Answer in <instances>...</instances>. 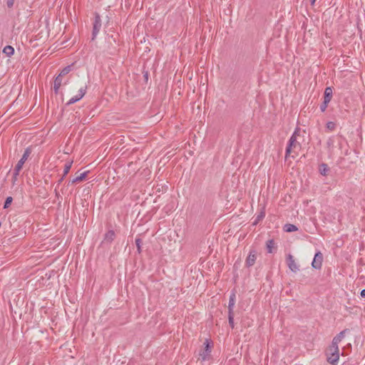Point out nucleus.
Returning <instances> with one entry per match:
<instances>
[{
  "label": "nucleus",
  "mask_w": 365,
  "mask_h": 365,
  "mask_svg": "<svg viewBox=\"0 0 365 365\" xmlns=\"http://www.w3.org/2000/svg\"><path fill=\"white\" fill-rule=\"evenodd\" d=\"M327 361L331 365H337L339 359V346L330 345L325 353Z\"/></svg>",
  "instance_id": "1"
},
{
  "label": "nucleus",
  "mask_w": 365,
  "mask_h": 365,
  "mask_svg": "<svg viewBox=\"0 0 365 365\" xmlns=\"http://www.w3.org/2000/svg\"><path fill=\"white\" fill-rule=\"evenodd\" d=\"M297 132L298 130H296L289 140V143L286 148V158L291 153L293 149L300 147L299 143L297 141Z\"/></svg>",
  "instance_id": "2"
},
{
  "label": "nucleus",
  "mask_w": 365,
  "mask_h": 365,
  "mask_svg": "<svg viewBox=\"0 0 365 365\" xmlns=\"http://www.w3.org/2000/svg\"><path fill=\"white\" fill-rule=\"evenodd\" d=\"M31 154V149L29 148H26L21 157V158L19 160L17 164L15 166L14 168V175H18L19 173V171L21 170L24 164L28 159L29 155Z\"/></svg>",
  "instance_id": "3"
},
{
  "label": "nucleus",
  "mask_w": 365,
  "mask_h": 365,
  "mask_svg": "<svg viewBox=\"0 0 365 365\" xmlns=\"http://www.w3.org/2000/svg\"><path fill=\"white\" fill-rule=\"evenodd\" d=\"M205 348L200 352L199 359L201 361H207L210 359L211 346L208 340H206L204 343Z\"/></svg>",
  "instance_id": "4"
},
{
  "label": "nucleus",
  "mask_w": 365,
  "mask_h": 365,
  "mask_svg": "<svg viewBox=\"0 0 365 365\" xmlns=\"http://www.w3.org/2000/svg\"><path fill=\"white\" fill-rule=\"evenodd\" d=\"M286 262L289 269L293 272H297L299 270V264L295 262L294 256L289 254L287 256Z\"/></svg>",
  "instance_id": "5"
},
{
  "label": "nucleus",
  "mask_w": 365,
  "mask_h": 365,
  "mask_svg": "<svg viewBox=\"0 0 365 365\" xmlns=\"http://www.w3.org/2000/svg\"><path fill=\"white\" fill-rule=\"evenodd\" d=\"M323 262V255L320 251H318L313 259L312 266L316 269H320L322 268Z\"/></svg>",
  "instance_id": "6"
},
{
  "label": "nucleus",
  "mask_w": 365,
  "mask_h": 365,
  "mask_svg": "<svg viewBox=\"0 0 365 365\" xmlns=\"http://www.w3.org/2000/svg\"><path fill=\"white\" fill-rule=\"evenodd\" d=\"M86 86H83L79 88L78 93L76 96L72 97L66 103V105H71L76 102L80 101L86 93Z\"/></svg>",
  "instance_id": "7"
},
{
  "label": "nucleus",
  "mask_w": 365,
  "mask_h": 365,
  "mask_svg": "<svg viewBox=\"0 0 365 365\" xmlns=\"http://www.w3.org/2000/svg\"><path fill=\"white\" fill-rule=\"evenodd\" d=\"M101 27V16L99 14H96L95 16V20H94V23H93V32H92V36H93L92 38L93 39H94L96 38V36L100 31Z\"/></svg>",
  "instance_id": "8"
},
{
  "label": "nucleus",
  "mask_w": 365,
  "mask_h": 365,
  "mask_svg": "<svg viewBox=\"0 0 365 365\" xmlns=\"http://www.w3.org/2000/svg\"><path fill=\"white\" fill-rule=\"evenodd\" d=\"M257 259V252L255 250H251L249 253V255L247 256L246 259V265L247 267H251L254 265Z\"/></svg>",
  "instance_id": "9"
},
{
  "label": "nucleus",
  "mask_w": 365,
  "mask_h": 365,
  "mask_svg": "<svg viewBox=\"0 0 365 365\" xmlns=\"http://www.w3.org/2000/svg\"><path fill=\"white\" fill-rule=\"evenodd\" d=\"M68 83V81L63 83V77H61L60 76H58L55 80L53 83V90L56 94L58 93V90L62 84H66Z\"/></svg>",
  "instance_id": "10"
},
{
  "label": "nucleus",
  "mask_w": 365,
  "mask_h": 365,
  "mask_svg": "<svg viewBox=\"0 0 365 365\" xmlns=\"http://www.w3.org/2000/svg\"><path fill=\"white\" fill-rule=\"evenodd\" d=\"M344 333H345V331H341V332H339L336 336H335L333 339H332V341H331V345H333V346H339L338 344L341 342V341L344 339Z\"/></svg>",
  "instance_id": "11"
},
{
  "label": "nucleus",
  "mask_w": 365,
  "mask_h": 365,
  "mask_svg": "<svg viewBox=\"0 0 365 365\" xmlns=\"http://www.w3.org/2000/svg\"><path fill=\"white\" fill-rule=\"evenodd\" d=\"M333 91L331 87H327L324 90V101L326 102H330L332 98Z\"/></svg>",
  "instance_id": "12"
},
{
  "label": "nucleus",
  "mask_w": 365,
  "mask_h": 365,
  "mask_svg": "<svg viewBox=\"0 0 365 365\" xmlns=\"http://www.w3.org/2000/svg\"><path fill=\"white\" fill-rule=\"evenodd\" d=\"M87 174H88V172H84V173H81L78 175H76L73 179H72L71 180H70L68 182V184L69 183L74 184V183H77V182H79L83 180L86 178Z\"/></svg>",
  "instance_id": "13"
},
{
  "label": "nucleus",
  "mask_w": 365,
  "mask_h": 365,
  "mask_svg": "<svg viewBox=\"0 0 365 365\" xmlns=\"http://www.w3.org/2000/svg\"><path fill=\"white\" fill-rule=\"evenodd\" d=\"M235 304V294L232 293L230 299H229V304H228V312H233V308Z\"/></svg>",
  "instance_id": "14"
},
{
  "label": "nucleus",
  "mask_w": 365,
  "mask_h": 365,
  "mask_svg": "<svg viewBox=\"0 0 365 365\" xmlns=\"http://www.w3.org/2000/svg\"><path fill=\"white\" fill-rule=\"evenodd\" d=\"M115 232L113 230H109L105 235L104 240L108 242H111L115 238Z\"/></svg>",
  "instance_id": "15"
},
{
  "label": "nucleus",
  "mask_w": 365,
  "mask_h": 365,
  "mask_svg": "<svg viewBox=\"0 0 365 365\" xmlns=\"http://www.w3.org/2000/svg\"><path fill=\"white\" fill-rule=\"evenodd\" d=\"M329 168L328 165L325 163H322L319 165V173L321 175L326 176L327 175V172L329 171Z\"/></svg>",
  "instance_id": "16"
},
{
  "label": "nucleus",
  "mask_w": 365,
  "mask_h": 365,
  "mask_svg": "<svg viewBox=\"0 0 365 365\" xmlns=\"http://www.w3.org/2000/svg\"><path fill=\"white\" fill-rule=\"evenodd\" d=\"M297 230H298V228L297 227V226H295L294 225H292V224H286L284 226V230L287 232H294V231H297Z\"/></svg>",
  "instance_id": "17"
},
{
  "label": "nucleus",
  "mask_w": 365,
  "mask_h": 365,
  "mask_svg": "<svg viewBox=\"0 0 365 365\" xmlns=\"http://www.w3.org/2000/svg\"><path fill=\"white\" fill-rule=\"evenodd\" d=\"M3 52L7 56H11L14 53V48L11 46H6L4 48Z\"/></svg>",
  "instance_id": "18"
},
{
  "label": "nucleus",
  "mask_w": 365,
  "mask_h": 365,
  "mask_svg": "<svg viewBox=\"0 0 365 365\" xmlns=\"http://www.w3.org/2000/svg\"><path fill=\"white\" fill-rule=\"evenodd\" d=\"M72 161H68L64 165L63 168V176H66L70 171L72 166Z\"/></svg>",
  "instance_id": "19"
},
{
  "label": "nucleus",
  "mask_w": 365,
  "mask_h": 365,
  "mask_svg": "<svg viewBox=\"0 0 365 365\" xmlns=\"http://www.w3.org/2000/svg\"><path fill=\"white\" fill-rule=\"evenodd\" d=\"M274 245V242L273 240H269L267 242L266 247H267V250L268 253H272V250H273Z\"/></svg>",
  "instance_id": "20"
},
{
  "label": "nucleus",
  "mask_w": 365,
  "mask_h": 365,
  "mask_svg": "<svg viewBox=\"0 0 365 365\" xmlns=\"http://www.w3.org/2000/svg\"><path fill=\"white\" fill-rule=\"evenodd\" d=\"M228 322L229 324L231 327L232 329L235 327V323H234V313L231 312H228Z\"/></svg>",
  "instance_id": "21"
},
{
  "label": "nucleus",
  "mask_w": 365,
  "mask_h": 365,
  "mask_svg": "<svg viewBox=\"0 0 365 365\" xmlns=\"http://www.w3.org/2000/svg\"><path fill=\"white\" fill-rule=\"evenodd\" d=\"M71 66H68L65 67L63 69H62L58 76L63 77L64 76L67 75L71 71Z\"/></svg>",
  "instance_id": "22"
},
{
  "label": "nucleus",
  "mask_w": 365,
  "mask_h": 365,
  "mask_svg": "<svg viewBox=\"0 0 365 365\" xmlns=\"http://www.w3.org/2000/svg\"><path fill=\"white\" fill-rule=\"evenodd\" d=\"M12 201H13V198L11 197H7L5 200L4 205V209L8 208L10 206V205L11 204Z\"/></svg>",
  "instance_id": "23"
},
{
  "label": "nucleus",
  "mask_w": 365,
  "mask_h": 365,
  "mask_svg": "<svg viewBox=\"0 0 365 365\" xmlns=\"http://www.w3.org/2000/svg\"><path fill=\"white\" fill-rule=\"evenodd\" d=\"M141 244H142L141 239L140 238H136L135 239V245H136L138 253L141 252Z\"/></svg>",
  "instance_id": "24"
},
{
  "label": "nucleus",
  "mask_w": 365,
  "mask_h": 365,
  "mask_svg": "<svg viewBox=\"0 0 365 365\" xmlns=\"http://www.w3.org/2000/svg\"><path fill=\"white\" fill-rule=\"evenodd\" d=\"M336 125L334 123L329 121L327 123V128L329 130H333L335 129Z\"/></svg>",
  "instance_id": "25"
},
{
  "label": "nucleus",
  "mask_w": 365,
  "mask_h": 365,
  "mask_svg": "<svg viewBox=\"0 0 365 365\" xmlns=\"http://www.w3.org/2000/svg\"><path fill=\"white\" fill-rule=\"evenodd\" d=\"M329 102H326V101H324L323 103L320 106V110L322 112H324L328 106Z\"/></svg>",
  "instance_id": "26"
},
{
  "label": "nucleus",
  "mask_w": 365,
  "mask_h": 365,
  "mask_svg": "<svg viewBox=\"0 0 365 365\" xmlns=\"http://www.w3.org/2000/svg\"><path fill=\"white\" fill-rule=\"evenodd\" d=\"M14 4V0H7L6 5L9 8H11Z\"/></svg>",
  "instance_id": "27"
},
{
  "label": "nucleus",
  "mask_w": 365,
  "mask_h": 365,
  "mask_svg": "<svg viewBox=\"0 0 365 365\" xmlns=\"http://www.w3.org/2000/svg\"><path fill=\"white\" fill-rule=\"evenodd\" d=\"M361 297H365V289L361 291Z\"/></svg>",
  "instance_id": "28"
},
{
  "label": "nucleus",
  "mask_w": 365,
  "mask_h": 365,
  "mask_svg": "<svg viewBox=\"0 0 365 365\" xmlns=\"http://www.w3.org/2000/svg\"><path fill=\"white\" fill-rule=\"evenodd\" d=\"M264 216V215L261 214L260 215H258V216H257V220H260L261 218H262Z\"/></svg>",
  "instance_id": "29"
},
{
  "label": "nucleus",
  "mask_w": 365,
  "mask_h": 365,
  "mask_svg": "<svg viewBox=\"0 0 365 365\" xmlns=\"http://www.w3.org/2000/svg\"><path fill=\"white\" fill-rule=\"evenodd\" d=\"M64 177H65V176H63V177H62L61 178H60V179H59V180H58V184L61 183V182L63 181V178H64Z\"/></svg>",
  "instance_id": "30"
},
{
  "label": "nucleus",
  "mask_w": 365,
  "mask_h": 365,
  "mask_svg": "<svg viewBox=\"0 0 365 365\" xmlns=\"http://www.w3.org/2000/svg\"><path fill=\"white\" fill-rule=\"evenodd\" d=\"M315 1H316V0H311V4L314 5Z\"/></svg>",
  "instance_id": "31"
},
{
  "label": "nucleus",
  "mask_w": 365,
  "mask_h": 365,
  "mask_svg": "<svg viewBox=\"0 0 365 365\" xmlns=\"http://www.w3.org/2000/svg\"><path fill=\"white\" fill-rule=\"evenodd\" d=\"M328 143V145H331V141H330V140H329V141H328V143Z\"/></svg>",
  "instance_id": "32"
}]
</instances>
